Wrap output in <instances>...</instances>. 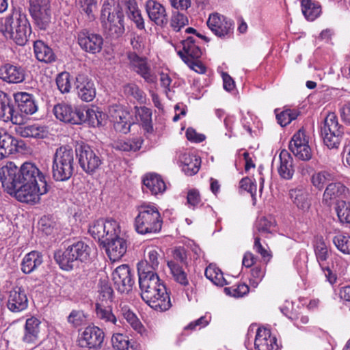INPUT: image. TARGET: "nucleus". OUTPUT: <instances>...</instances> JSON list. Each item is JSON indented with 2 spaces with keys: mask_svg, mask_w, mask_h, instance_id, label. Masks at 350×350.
<instances>
[{
  "mask_svg": "<svg viewBox=\"0 0 350 350\" xmlns=\"http://www.w3.org/2000/svg\"><path fill=\"white\" fill-rule=\"evenodd\" d=\"M141 271L138 275L142 299L157 311L163 312L170 309L172 306L170 296L157 273Z\"/></svg>",
  "mask_w": 350,
  "mask_h": 350,
  "instance_id": "1",
  "label": "nucleus"
},
{
  "mask_svg": "<svg viewBox=\"0 0 350 350\" xmlns=\"http://www.w3.org/2000/svg\"><path fill=\"white\" fill-rule=\"evenodd\" d=\"M0 31L5 38L23 46L31 33V28L26 15L14 11L8 16L0 18Z\"/></svg>",
  "mask_w": 350,
  "mask_h": 350,
  "instance_id": "2",
  "label": "nucleus"
},
{
  "mask_svg": "<svg viewBox=\"0 0 350 350\" xmlns=\"http://www.w3.org/2000/svg\"><path fill=\"white\" fill-rule=\"evenodd\" d=\"M137 211L135 228L138 234H148L160 232L163 219L155 204L144 203L138 206Z\"/></svg>",
  "mask_w": 350,
  "mask_h": 350,
  "instance_id": "3",
  "label": "nucleus"
},
{
  "mask_svg": "<svg viewBox=\"0 0 350 350\" xmlns=\"http://www.w3.org/2000/svg\"><path fill=\"white\" fill-rule=\"evenodd\" d=\"M75 153L68 146L57 148L53 157L52 176L56 181H66L74 172Z\"/></svg>",
  "mask_w": 350,
  "mask_h": 350,
  "instance_id": "4",
  "label": "nucleus"
},
{
  "mask_svg": "<svg viewBox=\"0 0 350 350\" xmlns=\"http://www.w3.org/2000/svg\"><path fill=\"white\" fill-rule=\"evenodd\" d=\"M91 248L83 241H77L70 245L63 253L55 254V260L60 268L65 271L73 269L78 260L86 262L90 258Z\"/></svg>",
  "mask_w": 350,
  "mask_h": 350,
  "instance_id": "5",
  "label": "nucleus"
},
{
  "mask_svg": "<svg viewBox=\"0 0 350 350\" xmlns=\"http://www.w3.org/2000/svg\"><path fill=\"white\" fill-rule=\"evenodd\" d=\"M320 129L324 144L329 148H338L343 135V129L334 113H329L325 116Z\"/></svg>",
  "mask_w": 350,
  "mask_h": 350,
  "instance_id": "6",
  "label": "nucleus"
},
{
  "mask_svg": "<svg viewBox=\"0 0 350 350\" xmlns=\"http://www.w3.org/2000/svg\"><path fill=\"white\" fill-rule=\"evenodd\" d=\"M49 191L46 182H38V184L23 183L20 187L12 194L17 200L28 203L37 204L40 197Z\"/></svg>",
  "mask_w": 350,
  "mask_h": 350,
  "instance_id": "7",
  "label": "nucleus"
},
{
  "mask_svg": "<svg viewBox=\"0 0 350 350\" xmlns=\"http://www.w3.org/2000/svg\"><path fill=\"white\" fill-rule=\"evenodd\" d=\"M75 152L81 167L87 173L95 172L102 163L98 152L84 142H77Z\"/></svg>",
  "mask_w": 350,
  "mask_h": 350,
  "instance_id": "8",
  "label": "nucleus"
},
{
  "mask_svg": "<svg viewBox=\"0 0 350 350\" xmlns=\"http://www.w3.org/2000/svg\"><path fill=\"white\" fill-rule=\"evenodd\" d=\"M0 182L4 189L12 195L23 184L19 167L13 162H8L1 167Z\"/></svg>",
  "mask_w": 350,
  "mask_h": 350,
  "instance_id": "9",
  "label": "nucleus"
},
{
  "mask_svg": "<svg viewBox=\"0 0 350 350\" xmlns=\"http://www.w3.org/2000/svg\"><path fill=\"white\" fill-rule=\"evenodd\" d=\"M206 23L209 29L220 38L228 39L233 36L234 22L221 14H211Z\"/></svg>",
  "mask_w": 350,
  "mask_h": 350,
  "instance_id": "10",
  "label": "nucleus"
},
{
  "mask_svg": "<svg viewBox=\"0 0 350 350\" xmlns=\"http://www.w3.org/2000/svg\"><path fill=\"white\" fill-rule=\"evenodd\" d=\"M89 233L94 239L101 242L105 241L107 237L120 232V226L117 221L113 219H98L92 222L89 226Z\"/></svg>",
  "mask_w": 350,
  "mask_h": 350,
  "instance_id": "11",
  "label": "nucleus"
},
{
  "mask_svg": "<svg viewBox=\"0 0 350 350\" xmlns=\"http://www.w3.org/2000/svg\"><path fill=\"white\" fill-rule=\"evenodd\" d=\"M341 200H350V191L341 182L332 181L325 189L322 197L323 204L330 207Z\"/></svg>",
  "mask_w": 350,
  "mask_h": 350,
  "instance_id": "12",
  "label": "nucleus"
},
{
  "mask_svg": "<svg viewBox=\"0 0 350 350\" xmlns=\"http://www.w3.org/2000/svg\"><path fill=\"white\" fill-rule=\"evenodd\" d=\"M120 232H116L114 235L107 237L103 241L105 252L111 261H118L126 254L127 250V241L124 237L121 236Z\"/></svg>",
  "mask_w": 350,
  "mask_h": 350,
  "instance_id": "13",
  "label": "nucleus"
},
{
  "mask_svg": "<svg viewBox=\"0 0 350 350\" xmlns=\"http://www.w3.org/2000/svg\"><path fill=\"white\" fill-rule=\"evenodd\" d=\"M289 149L301 160L308 161L312 158V153L308 144V137L302 129H299L293 135L289 143Z\"/></svg>",
  "mask_w": 350,
  "mask_h": 350,
  "instance_id": "14",
  "label": "nucleus"
},
{
  "mask_svg": "<svg viewBox=\"0 0 350 350\" xmlns=\"http://www.w3.org/2000/svg\"><path fill=\"white\" fill-rule=\"evenodd\" d=\"M112 280L116 289L121 293H128L135 283L133 273L127 265L118 266L112 273Z\"/></svg>",
  "mask_w": 350,
  "mask_h": 350,
  "instance_id": "15",
  "label": "nucleus"
},
{
  "mask_svg": "<svg viewBox=\"0 0 350 350\" xmlns=\"http://www.w3.org/2000/svg\"><path fill=\"white\" fill-rule=\"evenodd\" d=\"M0 118L4 122H12L14 124L21 126L25 121V115L18 108L15 109L5 93L0 91Z\"/></svg>",
  "mask_w": 350,
  "mask_h": 350,
  "instance_id": "16",
  "label": "nucleus"
},
{
  "mask_svg": "<svg viewBox=\"0 0 350 350\" xmlns=\"http://www.w3.org/2000/svg\"><path fill=\"white\" fill-rule=\"evenodd\" d=\"M105 334L97 326H88L81 333L79 344L81 347L89 350H98L104 341Z\"/></svg>",
  "mask_w": 350,
  "mask_h": 350,
  "instance_id": "17",
  "label": "nucleus"
},
{
  "mask_svg": "<svg viewBox=\"0 0 350 350\" xmlns=\"http://www.w3.org/2000/svg\"><path fill=\"white\" fill-rule=\"evenodd\" d=\"M96 314L97 319L100 321V325L106 330L110 332L118 331L120 328L121 321L118 319L113 313L112 309L109 306H105L103 303L97 302L96 304Z\"/></svg>",
  "mask_w": 350,
  "mask_h": 350,
  "instance_id": "18",
  "label": "nucleus"
},
{
  "mask_svg": "<svg viewBox=\"0 0 350 350\" xmlns=\"http://www.w3.org/2000/svg\"><path fill=\"white\" fill-rule=\"evenodd\" d=\"M144 259L137 265L138 273L141 270L144 272L156 273L158 269L161 257V250L155 246H148L144 250Z\"/></svg>",
  "mask_w": 350,
  "mask_h": 350,
  "instance_id": "19",
  "label": "nucleus"
},
{
  "mask_svg": "<svg viewBox=\"0 0 350 350\" xmlns=\"http://www.w3.org/2000/svg\"><path fill=\"white\" fill-rule=\"evenodd\" d=\"M53 113L56 118L60 121L72 124H81V109H74L70 105L66 103H59L54 106Z\"/></svg>",
  "mask_w": 350,
  "mask_h": 350,
  "instance_id": "20",
  "label": "nucleus"
},
{
  "mask_svg": "<svg viewBox=\"0 0 350 350\" xmlns=\"http://www.w3.org/2000/svg\"><path fill=\"white\" fill-rule=\"evenodd\" d=\"M28 306V299L24 288L16 286L8 293L7 307L12 312H20Z\"/></svg>",
  "mask_w": 350,
  "mask_h": 350,
  "instance_id": "21",
  "label": "nucleus"
},
{
  "mask_svg": "<svg viewBox=\"0 0 350 350\" xmlns=\"http://www.w3.org/2000/svg\"><path fill=\"white\" fill-rule=\"evenodd\" d=\"M75 87L78 96L83 101L90 102L96 96V88L93 81L84 74L77 75Z\"/></svg>",
  "mask_w": 350,
  "mask_h": 350,
  "instance_id": "22",
  "label": "nucleus"
},
{
  "mask_svg": "<svg viewBox=\"0 0 350 350\" xmlns=\"http://www.w3.org/2000/svg\"><path fill=\"white\" fill-rule=\"evenodd\" d=\"M109 117L116 131L126 133L131 125V115L120 106L112 107L109 109Z\"/></svg>",
  "mask_w": 350,
  "mask_h": 350,
  "instance_id": "23",
  "label": "nucleus"
},
{
  "mask_svg": "<svg viewBox=\"0 0 350 350\" xmlns=\"http://www.w3.org/2000/svg\"><path fill=\"white\" fill-rule=\"evenodd\" d=\"M78 42L85 51L96 54L102 49L103 38L97 33L81 32L78 36Z\"/></svg>",
  "mask_w": 350,
  "mask_h": 350,
  "instance_id": "24",
  "label": "nucleus"
},
{
  "mask_svg": "<svg viewBox=\"0 0 350 350\" xmlns=\"http://www.w3.org/2000/svg\"><path fill=\"white\" fill-rule=\"evenodd\" d=\"M146 10L150 20L157 25L163 27L167 23L165 8L161 3L154 0H148Z\"/></svg>",
  "mask_w": 350,
  "mask_h": 350,
  "instance_id": "25",
  "label": "nucleus"
},
{
  "mask_svg": "<svg viewBox=\"0 0 350 350\" xmlns=\"http://www.w3.org/2000/svg\"><path fill=\"white\" fill-rule=\"evenodd\" d=\"M23 183L38 184V182H46L45 176L37 165L31 162H25L19 167Z\"/></svg>",
  "mask_w": 350,
  "mask_h": 350,
  "instance_id": "26",
  "label": "nucleus"
},
{
  "mask_svg": "<svg viewBox=\"0 0 350 350\" xmlns=\"http://www.w3.org/2000/svg\"><path fill=\"white\" fill-rule=\"evenodd\" d=\"M40 325L41 321L35 317L27 319L24 327L22 341L27 345H35L39 339Z\"/></svg>",
  "mask_w": 350,
  "mask_h": 350,
  "instance_id": "27",
  "label": "nucleus"
},
{
  "mask_svg": "<svg viewBox=\"0 0 350 350\" xmlns=\"http://www.w3.org/2000/svg\"><path fill=\"white\" fill-rule=\"evenodd\" d=\"M254 345L258 350H278L275 337L272 336L269 329L258 328L254 341Z\"/></svg>",
  "mask_w": 350,
  "mask_h": 350,
  "instance_id": "28",
  "label": "nucleus"
},
{
  "mask_svg": "<svg viewBox=\"0 0 350 350\" xmlns=\"http://www.w3.org/2000/svg\"><path fill=\"white\" fill-rule=\"evenodd\" d=\"M133 69L140 75L146 81L152 83L154 81V77L150 72V68L148 66L146 59L140 57L135 52H129L127 54Z\"/></svg>",
  "mask_w": 350,
  "mask_h": 350,
  "instance_id": "29",
  "label": "nucleus"
},
{
  "mask_svg": "<svg viewBox=\"0 0 350 350\" xmlns=\"http://www.w3.org/2000/svg\"><path fill=\"white\" fill-rule=\"evenodd\" d=\"M29 12L35 25L40 29H46L51 23V5L29 8Z\"/></svg>",
  "mask_w": 350,
  "mask_h": 350,
  "instance_id": "30",
  "label": "nucleus"
},
{
  "mask_svg": "<svg viewBox=\"0 0 350 350\" xmlns=\"http://www.w3.org/2000/svg\"><path fill=\"white\" fill-rule=\"evenodd\" d=\"M22 142H18L10 134L3 132L0 133V157L5 158L18 151V148Z\"/></svg>",
  "mask_w": 350,
  "mask_h": 350,
  "instance_id": "31",
  "label": "nucleus"
},
{
  "mask_svg": "<svg viewBox=\"0 0 350 350\" xmlns=\"http://www.w3.org/2000/svg\"><path fill=\"white\" fill-rule=\"evenodd\" d=\"M279 159L280 165L278 167V172L280 176L285 180L291 179L295 172L293 157L286 150H282L280 153Z\"/></svg>",
  "mask_w": 350,
  "mask_h": 350,
  "instance_id": "32",
  "label": "nucleus"
},
{
  "mask_svg": "<svg viewBox=\"0 0 350 350\" xmlns=\"http://www.w3.org/2000/svg\"><path fill=\"white\" fill-rule=\"evenodd\" d=\"M145 187L144 191L146 193L150 192L152 195L157 196L162 194L166 189L165 184L161 177L155 174L147 175L143 180Z\"/></svg>",
  "mask_w": 350,
  "mask_h": 350,
  "instance_id": "33",
  "label": "nucleus"
},
{
  "mask_svg": "<svg viewBox=\"0 0 350 350\" xmlns=\"http://www.w3.org/2000/svg\"><path fill=\"white\" fill-rule=\"evenodd\" d=\"M0 79L8 83H21L25 79L24 70L20 67L5 64L0 68Z\"/></svg>",
  "mask_w": 350,
  "mask_h": 350,
  "instance_id": "34",
  "label": "nucleus"
},
{
  "mask_svg": "<svg viewBox=\"0 0 350 350\" xmlns=\"http://www.w3.org/2000/svg\"><path fill=\"white\" fill-rule=\"evenodd\" d=\"M179 161L183 165V171L189 176L196 174L201 165L200 158L190 152H183L179 156Z\"/></svg>",
  "mask_w": 350,
  "mask_h": 350,
  "instance_id": "35",
  "label": "nucleus"
},
{
  "mask_svg": "<svg viewBox=\"0 0 350 350\" xmlns=\"http://www.w3.org/2000/svg\"><path fill=\"white\" fill-rule=\"evenodd\" d=\"M42 262V255L37 251H31L23 257L21 264V271L29 274L40 267Z\"/></svg>",
  "mask_w": 350,
  "mask_h": 350,
  "instance_id": "36",
  "label": "nucleus"
},
{
  "mask_svg": "<svg viewBox=\"0 0 350 350\" xmlns=\"http://www.w3.org/2000/svg\"><path fill=\"white\" fill-rule=\"evenodd\" d=\"M14 99L18 104V110L24 115H31L38 109L32 95L29 94L18 92L15 94Z\"/></svg>",
  "mask_w": 350,
  "mask_h": 350,
  "instance_id": "37",
  "label": "nucleus"
},
{
  "mask_svg": "<svg viewBox=\"0 0 350 350\" xmlns=\"http://www.w3.org/2000/svg\"><path fill=\"white\" fill-rule=\"evenodd\" d=\"M183 51H178V55L180 57L182 53L186 58L198 59L201 55L202 51L198 45V40L193 36H189L182 41Z\"/></svg>",
  "mask_w": 350,
  "mask_h": 350,
  "instance_id": "38",
  "label": "nucleus"
},
{
  "mask_svg": "<svg viewBox=\"0 0 350 350\" xmlns=\"http://www.w3.org/2000/svg\"><path fill=\"white\" fill-rule=\"evenodd\" d=\"M81 124L88 123L91 126L95 127L102 125L106 120V114L100 111L98 107L81 109Z\"/></svg>",
  "mask_w": 350,
  "mask_h": 350,
  "instance_id": "39",
  "label": "nucleus"
},
{
  "mask_svg": "<svg viewBox=\"0 0 350 350\" xmlns=\"http://www.w3.org/2000/svg\"><path fill=\"white\" fill-rule=\"evenodd\" d=\"M289 196L293 204L304 211H308L311 202L310 194L306 189L295 188L289 191Z\"/></svg>",
  "mask_w": 350,
  "mask_h": 350,
  "instance_id": "40",
  "label": "nucleus"
},
{
  "mask_svg": "<svg viewBox=\"0 0 350 350\" xmlns=\"http://www.w3.org/2000/svg\"><path fill=\"white\" fill-rule=\"evenodd\" d=\"M112 347L116 350H140V345L136 342H131L127 336L119 333L118 331L112 332Z\"/></svg>",
  "mask_w": 350,
  "mask_h": 350,
  "instance_id": "41",
  "label": "nucleus"
},
{
  "mask_svg": "<svg viewBox=\"0 0 350 350\" xmlns=\"http://www.w3.org/2000/svg\"><path fill=\"white\" fill-rule=\"evenodd\" d=\"M118 310L135 332L141 334L143 333L144 330L143 325L135 314L131 310L126 303L121 301L118 306Z\"/></svg>",
  "mask_w": 350,
  "mask_h": 350,
  "instance_id": "42",
  "label": "nucleus"
},
{
  "mask_svg": "<svg viewBox=\"0 0 350 350\" xmlns=\"http://www.w3.org/2000/svg\"><path fill=\"white\" fill-rule=\"evenodd\" d=\"M119 14H123L122 9L115 0H105L103 4L100 12V23L102 25L107 23V18L109 21H113Z\"/></svg>",
  "mask_w": 350,
  "mask_h": 350,
  "instance_id": "43",
  "label": "nucleus"
},
{
  "mask_svg": "<svg viewBox=\"0 0 350 350\" xmlns=\"http://www.w3.org/2000/svg\"><path fill=\"white\" fill-rule=\"evenodd\" d=\"M108 33L113 38H119L123 35L125 31L124 24V14H119L113 21L107 18V23L102 25Z\"/></svg>",
  "mask_w": 350,
  "mask_h": 350,
  "instance_id": "44",
  "label": "nucleus"
},
{
  "mask_svg": "<svg viewBox=\"0 0 350 350\" xmlns=\"http://www.w3.org/2000/svg\"><path fill=\"white\" fill-rule=\"evenodd\" d=\"M33 49L36 57L38 61L44 63H51L55 61V55L53 50L43 41L34 42Z\"/></svg>",
  "mask_w": 350,
  "mask_h": 350,
  "instance_id": "45",
  "label": "nucleus"
},
{
  "mask_svg": "<svg viewBox=\"0 0 350 350\" xmlns=\"http://www.w3.org/2000/svg\"><path fill=\"white\" fill-rule=\"evenodd\" d=\"M16 131L23 137L43 138L46 135V128L38 124L19 126Z\"/></svg>",
  "mask_w": 350,
  "mask_h": 350,
  "instance_id": "46",
  "label": "nucleus"
},
{
  "mask_svg": "<svg viewBox=\"0 0 350 350\" xmlns=\"http://www.w3.org/2000/svg\"><path fill=\"white\" fill-rule=\"evenodd\" d=\"M135 110L136 122L139 123L147 133H152L153 127L151 109L146 107H136Z\"/></svg>",
  "mask_w": 350,
  "mask_h": 350,
  "instance_id": "47",
  "label": "nucleus"
},
{
  "mask_svg": "<svg viewBox=\"0 0 350 350\" xmlns=\"http://www.w3.org/2000/svg\"><path fill=\"white\" fill-rule=\"evenodd\" d=\"M334 180V175L327 170L315 171L310 178V183L314 188L321 191Z\"/></svg>",
  "mask_w": 350,
  "mask_h": 350,
  "instance_id": "48",
  "label": "nucleus"
},
{
  "mask_svg": "<svg viewBox=\"0 0 350 350\" xmlns=\"http://www.w3.org/2000/svg\"><path fill=\"white\" fill-rule=\"evenodd\" d=\"M126 9L128 17L135 24L136 27L139 30L144 29V20L135 2L129 1Z\"/></svg>",
  "mask_w": 350,
  "mask_h": 350,
  "instance_id": "49",
  "label": "nucleus"
},
{
  "mask_svg": "<svg viewBox=\"0 0 350 350\" xmlns=\"http://www.w3.org/2000/svg\"><path fill=\"white\" fill-rule=\"evenodd\" d=\"M301 5L302 13L308 21H314L321 14L320 5L311 0H301Z\"/></svg>",
  "mask_w": 350,
  "mask_h": 350,
  "instance_id": "50",
  "label": "nucleus"
},
{
  "mask_svg": "<svg viewBox=\"0 0 350 350\" xmlns=\"http://www.w3.org/2000/svg\"><path fill=\"white\" fill-rule=\"evenodd\" d=\"M167 266L174 280L180 284L186 286L189 284L187 273L183 268L174 261H169Z\"/></svg>",
  "mask_w": 350,
  "mask_h": 350,
  "instance_id": "51",
  "label": "nucleus"
},
{
  "mask_svg": "<svg viewBox=\"0 0 350 350\" xmlns=\"http://www.w3.org/2000/svg\"><path fill=\"white\" fill-rule=\"evenodd\" d=\"M275 227V221L271 216L259 217L256 222V228L262 234L272 233Z\"/></svg>",
  "mask_w": 350,
  "mask_h": 350,
  "instance_id": "52",
  "label": "nucleus"
},
{
  "mask_svg": "<svg viewBox=\"0 0 350 350\" xmlns=\"http://www.w3.org/2000/svg\"><path fill=\"white\" fill-rule=\"evenodd\" d=\"M98 299L100 303L104 301L107 304L108 301H112L113 291L107 279H100L98 285Z\"/></svg>",
  "mask_w": 350,
  "mask_h": 350,
  "instance_id": "53",
  "label": "nucleus"
},
{
  "mask_svg": "<svg viewBox=\"0 0 350 350\" xmlns=\"http://www.w3.org/2000/svg\"><path fill=\"white\" fill-rule=\"evenodd\" d=\"M314 253L319 265L325 264L328 258V247L322 238L317 239L314 244Z\"/></svg>",
  "mask_w": 350,
  "mask_h": 350,
  "instance_id": "54",
  "label": "nucleus"
},
{
  "mask_svg": "<svg viewBox=\"0 0 350 350\" xmlns=\"http://www.w3.org/2000/svg\"><path fill=\"white\" fill-rule=\"evenodd\" d=\"M332 241L339 251L345 254H350V235L340 233L335 235Z\"/></svg>",
  "mask_w": 350,
  "mask_h": 350,
  "instance_id": "55",
  "label": "nucleus"
},
{
  "mask_svg": "<svg viewBox=\"0 0 350 350\" xmlns=\"http://www.w3.org/2000/svg\"><path fill=\"white\" fill-rule=\"evenodd\" d=\"M179 11L176 10L172 12L170 21V27L176 32L189 24L187 16Z\"/></svg>",
  "mask_w": 350,
  "mask_h": 350,
  "instance_id": "56",
  "label": "nucleus"
},
{
  "mask_svg": "<svg viewBox=\"0 0 350 350\" xmlns=\"http://www.w3.org/2000/svg\"><path fill=\"white\" fill-rule=\"evenodd\" d=\"M56 84L58 90L62 94L68 93L72 88L70 75L68 72H62L56 77Z\"/></svg>",
  "mask_w": 350,
  "mask_h": 350,
  "instance_id": "57",
  "label": "nucleus"
},
{
  "mask_svg": "<svg viewBox=\"0 0 350 350\" xmlns=\"http://www.w3.org/2000/svg\"><path fill=\"white\" fill-rule=\"evenodd\" d=\"M337 215L342 223L350 224V200H341L336 207Z\"/></svg>",
  "mask_w": 350,
  "mask_h": 350,
  "instance_id": "58",
  "label": "nucleus"
},
{
  "mask_svg": "<svg viewBox=\"0 0 350 350\" xmlns=\"http://www.w3.org/2000/svg\"><path fill=\"white\" fill-rule=\"evenodd\" d=\"M299 113L295 109H286L276 114L278 122L282 126H285L296 119Z\"/></svg>",
  "mask_w": 350,
  "mask_h": 350,
  "instance_id": "59",
  "label": "nucleus"
},
{
  "mask_svg": "<svg viewBox=\"0 0 350 350\" xmlns=\"http://www.w3.org/2000/svg\"><path fill=\"white\" fill-rule=\"evenodd\" d=\"M124 92L128 96H131L140 103L146 100V95L134 83H129L124 87Z\"/></svg>",
  "mask_w": 350,
  "mask_h": 350,
  "instance_id": "60",
  "label": "nucleus"
},
{
  "mask_svg": "<svg viewBox=\"0 0 350 350\" xmlns=\"http://www.w3.org/2000/svg\"><path fill=\"white\" fill-rule=\"evenodd\" d=\"M86 321L87 316L82 310H72L68 317V322L75 327L85 324Z\"/></svg>",
  "mask_w": 350,
  "mask_h": 350,
  "instance_id": "61",
  "label": "nucleus"
},
{
  "mask_svg": "<svg viewBox=\"0 0 350 350\" xmlns=\"http://www.w3.org/2000/svg\"><path fill=\"white\" fill-rule=\"evenodd\" d=\"M130 42L133 50L138 53L142 52L146 45L145 38L135 33L132 34Z\"/></svg>",
  "mask_w": 350,
  "mask_h": 350,
  "instance_id": "62",
  "label": "nucleus"
},
{
  "mask_svg": "<svg viewBox=\"0 0 350 350\" xmlns=\"http://www.w3.org/2000/svg\"><path fill=\"white\" fill-rule=\"evenodd\" d=\"M225 291L234 297H241L249 292V286L245 284H240L237 286L226 288Z\"/></svg>",
  "mask_w": 350,
  "mask_h": 350,
  "instance_id": "63",
  "label": "nucleus"
},
{
  "mask_svg": "<svg viewBox=\"0 0 350 350\" xmlns=\"http://www.w3.org/2000/svg\"><path fill=\"white\" fill-rule=\"evenodd\" d=\"M141 147V142L139 140H129L125 142H120L117 148L122 151H137Z\"/></svg>",
  "mask_w": 350,
  "mask_h": 350,
  "instance_id": "64",
  "label": "nucleus"
}]
</instances>
